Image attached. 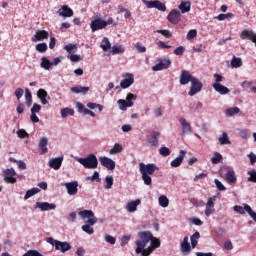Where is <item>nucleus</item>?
Here are the masks:
<instances>
[{
    "instance_id": "obj_6",
    "label": "nucleus",
    "mask_w": 256,
    "mask_h": 256,
    "mask_svg": "<svg viewBox=\"0 0 256 256\" xmlns=\"http://www.w3.org/2000/svg\"><path fill=\"white\" fill-rule=\"evenodd\" d=\"M201 89H203V83L199 81L198 78L192 79L188 95L193 97L194 95H197V93H200Z\"/></svg>"
},
{
    "instance_id": "obj_60",
    "label": "nucleus",
    "mask_w": 256,
    "mask_h": 256,
    "mask_svg": "<svg viewBox=\"0 0 256 256\" xmlns=\"http://www.w3.org/2000/svg\"><path fill=\"white\" fill-rule=\"evenodd\" d=\"M137 99V95L133 94V93H128L126 96V101L128 103H133V101H135Z\"/></svg>"
},
{
    "instance_id": "obj_44",
    "label": "nucleus",
    "mask_w": 256,
    "mask_h": 256,
    "mask_svg": "<svg viewBox=\"0 0 256 256\" xmlns=\"http://www.w3.org/2000/svg\"><path fill=\"white\" fill-rule=\"evenodd\" d=\"M39 191H41V189L39 188H32L30 190H28L24 196V199H30V197H33V195H37V193H39Z\"/></svg>"
},
{
    "instance_id": "obj_8",
    "label": "nucleus",
    "mask_w": 256,
    "mask_h": 256,
    "mask_svg": "<svg viewBox=\"0 0 256 256\" xmlns=\"http://www.w3.org/2000/svg\"><path fill=\"white\" fill-rule=\"evenodd\" d=\"M148 9H158V11H167V6L159 0L144 1Z\"/></svg>"
},
{
    "instance_id": "obj_51",
    "label": "nucleus",
    "mask_w": 256,
    "mask_h": 256,
    "mask_svg": "<svg viewBox=\"0 0 256 256\" xmlns=\"http://www.w3.org/2000/svg\"><path fill=\"white\" fill-rule=\"evenodd\" d=\"M197 37V30L195 29H192V30H189L187 36H186V39L188 41H191V39H195Z\"/></svg>"
},
{
    "instance_id": "obj_64",
    "label": "nucleus",
    "mask_w": 256,
    "mask_h": 256,
    "mask_svg": "<svg viewBox=\"0 0 256 256\" xmlns=\"http://www.w3.org/2000/svg\"><path fill=\"white\" fill-rule=\"evenodd\" d=\"M24 93H25V91L23 90V88L16 89L15 96L17 97L18 101H19V99H21V97H23Z\"/></svg>"
},
{
    "instance_id": "obj_10",
    "label": "nucleus",
    "mask_w": 256,
    "mask_h": 256,
    "mask_svg": "<svg viewBox=\"0 0 256 256\" xmlns=\"http://www.w3.org/2000/svg\"><path fill=\"white\" fill-rule=\"evenodd\" d=\"M15 175H17V172H15V169L13 168L3 171L4 181L7 183H17V178H15Z\"/></svg>"
},
{
    "instance_id": "obj_3",
    "label": "nucleus",
    "mask_w": 256,
    "mask_h": 256,
    "mask_svg": "<svg viewBox=\"0 0 256 256\" xmlns=\"http://www.w3.org/2000/svg\"><path fill=\"white\" fill-rule=\"evenodd\" d=\"M139 169L142 175V180L146 185H151L153 183V179L151 178V175H153L155 171H159V167H157V165L153 163L145 164L141 162L139 164Z\"/></svg>"
},
{
    "instance_id": "obj_46",
    "label": "nucleus",
    "mask_w": 256,
    "mask_h": 256,
    "mask_svg": "<svg viewBox=\"0 0 256 256\" xmlns=\"http://www.w3.org/2000/svg\"><path fill=\"white\" fill-rule=\"evenodd\" d=\"M240 111L239 107L228 108L226 110V115L227 117H233V115H237Z\"/></svg>"
},
{
    "instance_id": "obj_31",
    "label": "nucleus",
    "mask_w": 256,
    "mask_h": 256,
    "mask_svg": "<svg viewBox=\"0 0 256 256\" xmlns=\"http://www.w3.org/2000/svg\"><path fill=\"white\" fill-rule=\"evenodd\" d=\"M117 103L121 111H127V107H133L134 105L133 102H128L127 100H123V99H119Z\"/></svg>"
},
{
    "instance_id": "obj_59",
    "label": "nucleus",
    "mask_w": 256,
    "mask_h": 256,
    "mask_svg": "<svg viewBox=\"0 0 256 256\" xmlns=\"http://www.w3.org/2000/svg\"><path fill=\"white\" fill-rule=\"evenodd\" d=\"M23 256H41V253L37 250H28Z\"/></svg>"
},
{
    "instance_id": "obj_35",
    "label": "nucleus",
    "mask_w": 256,
    "mask_h": 256,
    "mask_svg": "<svg viewBox=\"0 0 256 256\" xmlns=\"http://www.w3.org/2000/svg\"><path fill=\"white\" fill-rule=\"evenodd\" d=\"M41 61H42L41 62L42 69L49 71V69H51V67H53V63L51 61H49V59H47L46 57H42Z\"/></svg>"
},
{
    "instance_id": "obj_55",
    "label": "nucleus",
    "mask_w": 256,
    "mask_h": 256,
    "mask_svg": "<svg viewBox=\"0 0 256 256\" xmlns=\"http://www.w3.org/2000/svg\"><path fill=\"white\" fill-rule=\"evenodd\" d=\"M234 211L236 213H239L240 215H245V211L247 210H245V204H244V208L243 206H239V205L234 206Z\"/></svg>"
},
{
    "instance_id": "obj_27",
    "label": "nucleus",
    "mask_w": 256,
    "mask_h": 256,
    "mask_svg": "<svg viewBox=\"0 0 256 256\" xmlns=\"http://www.w3.org/2000/svg\"><path fill=\"white\" fill-rule=\"evenodd\" d=\"M160 135H161V133H159L157 131H153L152 134L150 135V137L148 138V143L152 147H157V145H159V139L157 137H159Z\"/></svg>"
},
{
    "instance_id": "obj_57",
    "label": "nucleus",
    "mask_w": 256,
    "mask_h": 256,
    "mask_svg": "<svg viewBox=\"0 0 256 256\" xmlns=\"http://www.w3.org/2000/svg\"><path fill=\"white\" fill-rule=\"evenodd\" d=\"M131 241V235H125L121 239V247H125Z\"/></svg>"
},
{
    "instance_id": "obj_29",
    "label": "nucleus",
    "mask_w": 256,
    "mask_h": 256,
    "mask_svg": "<svg viewBox=\"0 0 256 256\" xmlns=\"http://www.w3.org/2000/svg\"><path fill=\"white\" fill-rule=\"evenodd\" d=\"M89 86H75V87H71L70 91L71 93H82V95H87V93H89Z\"/></svg>"
},
{
    "instance_id": "obj_52",
    "label": "nucleus",
    "mask_w": 256,
    "mask_h": 256,
    "mask_svg": "<svg viewBox=\"0 0 256 256\" xmlns=\"http://www.w3.org/2000/svg\"><path fill=\"white\" fill-rule=\"evenodd\" d=\"M214 183H215L218 191H227V188L225 187V185H223V183H221V181H219V179H215Z\"/></svg>"
},
{
    "instance_id": "obj_14",
    "label": "nucleus",
    "mask_w": 256,
    "mask_h": 256,
    "mask_svg": "<svg viewBox=\"0 0 256 256\" xmlns=\"http://www.w3.org/2000/svg\"><path fill=\"white\" fill-rule=\"evenodd\" d=\"M193 79H195V77H193L189 71L187 70H182L181 74H180V85H187L189 83L193 82Z\"/></svg>"
},
{
    "instance_id": "obj_34",
    "label": "nucleus",
    "mask_w": 256,
    "mask_h": 256,
    "mask_svg": "<svg viewBox=\"0 0 256 256\" xmlns=\"http://www.w3.org/2000/svg\"><path fill=\"white\" fill-rule=\"evenodd\" d=\"M179 9L181 13H189L191 11V2H181Z\"/></svg>"
},
{
    "instance_id": "obj_24",
    "label": "nucleus",
    "mask_w": 256,
    "mask_h": 256,
    "mask_svg": "<svg viewBox=\"0 0 256 256\" xmlns=\"http://www.w3.org/2000/svg\"><path fill=\"white\" fill-rule=\"evenodd\" d=\"M185 155H187V152L180 150L179 156L170 163L171 167H180L183 159H185Z\"/></svg>"
},
{
    "instance_id": "obj_21",
    "label": "nucleus",
    "mask_w": 256,
    "mask_h": 256,
    "mask_svg": "<svg viewBox=\"0 0 256 256\" xmlns=\"http://www.w3.org/2000/svg\"><path fill=\"white\" fill-rule=\"evenodd\" d=\"M240 38L243 39V40L248 39L249 41L254 42L255 39H256V34H255V32H253V30L244 29L240 33Z\"/></svg>"
},
{
    "instance_id": "obj_33",
    "label": "nucleus",
    "mask_w": 256,
    "mask_h": 256,
    "mask_svg": "<svg viewBox=\"0 0 256 256\" xmlns=\"http://www.w3.org/2000/svg\"><path fill=\"white\" fill-rule=\"evenodd\" d=\"M201 237V234L199 232H195L191 237H190V241H191V245L192 249H195V247H197V243H199V239Z\"/></svg>"
},
{
    "instance_id": "obj_25",
    "label": "nucleus",
    "mask_w": 256,
    "mask_h": 256,
    "mask_svg": "<svg viewBox=\"0 0 256 256\" xmlns=\"http://www.w3.org/2000/svg\"><path fill=\"white\" fill-rule=\"evenodd\" d=\"M212 87L213 89H215V91H217V93H220V95H227L228 93L231 92L229 88H227L226 86H223V84L221 83H214Z\"/></svg>"
},
{
    "instance_id": "obj_36",
    "label": "nucleus",
    "mask_w": 256,
    "mask_h": 256,
    "mask_svg": "<svg viewBox=\"0 0 256 256\" xmlns=\"http://www.w3.org/2000/svg\"><path fill=\"white\" fill-rule=\"evenodd\" d=\"M73 117V115H75V110L71 109V108H64L61 110V117L63 119L67 118V117Z\"/></svg>"
},
{
    "instance_id": "obj_18",
    "label": "nucleus",
    "mask_w": 256,
    "mask_h": 256,
    "mask_svg": "<svg viewBox=\"0 0 256 256\" xmlns=\"http://www.w3.org/2000/svg\"><path fill=\"white\" fill-rule=\"evenodd\" d=\"M43 39H49V32L46 30H38L31 38V41H33V43H37V41H43Z\"/></svg>"
},
{
    "instance_id": "obj_61",
    "label": "nucleus",
    "mask_w": 256,
    "mask_h": 256,
    "mask_svg": "<svg viewBox=\"0 0 256 256\" xmlns=\"http://www.w3.org/2000/svg\"><path fill=\"white\" fill-rule=\"evenodd\" d=\"M65 51H67V53H73V49H77V45L75 44H68L66 46H64Z\"/></svg>"
},
{
    "instance_id": "obj_47",
    "label": "nucleus",
    "mask_w": 256,
    "mask_h": 256,
    "mask_svg": "<svg viewBox=\"0 0 256 256\" xmlns=\"http://www.w3.org/2000/svg\"><path fill=\"white\" fill-rule=\"evenodd\" d=\"M247 174L249 175L248 181L250 183H256V170L255 169L249 170Z\"/></svg>"
},
{
    "instance_id": "obj_54",
    "label": "nucleus",
    "mask_w": 256,
    "mask_h": 256,
    "mask_svg": "<svg viewBox=\"0 0 256 256\" xmlns=\"http://www.w3.org/2000/svg\"><path fill=\"white\" fill-rule=\"evenodd\" d=\"M156 33H160V35H163L166 39H171V37H173L169 30H157Z\"/></svg>"
},
{
    "instance_id": "obj_13",
    "label": "nucleus",
    "mask_w": 256,
    "mask_h": 256,
    "mask_svg": "<svg viewBox=\"0 0 256 256\" xmlns=\"http://www.w3.org/2000/svg\"><path fill=\"white\" fill-rule=\"evenodd\" d=\"M135 83V77L133 74H126L125 78L121 80L120 87L121 89H128V87H131Z\"/></svg>"
},
{
    "instance_id": "obj_7",
    "label": "nucleus",
    "mask_w": 256,
    "mask_h": 256,
    "mask_svg": "<svg viewBox=\"0 0 256 256\" xmlns=\"http://www.w3.org/2000/svg\"><path fill=\"white\" fill-rule=\"evenodd\" d=\"M193 247L189 243V236H185L183 241L180 243V251L183 256H189Z\"/></svg>"
},
{
    "instance_id": "obj_11",
    "label": "nucleus",
    "mask_w": 256,
    "mask_h": 256,
    "mask_svg": "<svg viewBox=\"0 0 256 256\" xmlns=\"http://www.w3.org/2000/svg\"><path fill=\"white\" fill-rule=\"evenodd\" d=\"M99 161L102 167L109 169V171H113V169H115V161H113V159L107 156H101L99 157Z\"/></svg>"
},
{
    "instance_id": "obj_63",
    "label": "nucleus",
    "mask_w": 256,
    "mask_h": 256,
    "mask_svg": "<svg viewBox=\"0 0 256 256\" xmlns=\"http://www.w3.org/2000/svg\"><path fill=\"white\" fill-rule=\"evenodd\" d=\"M185 53V47L179 46L174 50V55H183Z\"/></svg>"
},
{
    "instance_id": "obj_62",
    "label": "nucleus",
    "mask_w": 256,
    "mask_h": 256,
    "mask_svg": "<svg viewBox=\"0 0 256 256\" xmlns=\"http://www.w3.org/2000/svg\"><path fill=\"white\" fill-rule=\"evenodd\" d=\"M39 111H41V105L34 103L33 107L31 108V113L36 114L39 113Z\"/></svg>"
},
{
    "instance_id": "obj_48",
    "label": "nucleus",
    "mask_w": 256,
    "mask_h": 256,
    "mask_svg": "<svg viewBox=\"0 0 256 256\" xmlns=\"http://www.w3.org/2000/svg\"><path fill=\"white\" fill-rule=\"evenodd\" d=\"M119 53H125V48L122 46L114 45L112 47V55H118Z\"/></svg>"
},
{
    "instance_id": "obj_1",
    "label": "nucleus",
    "mask_w": 256,
    "mask_h": 256,
    "mask_svg": "<svg viewBox=\"0 0 256 256\" xmlns=\"http://www.w3.org/2000/svg\"><path fill=\"white\" fill-rule=\"evenodd\" d=\"M139 239L136 240V254L142 255V256H149L151 253H153V249L149 246L147 247V243L153 239V234L150 231H142L138 233Z\"/></svg>"
},
{
    "instance_id": "obj_23",
    "label": "nucleus",
    "mask_w": 256,
    "mask_h": 256,
    "mask_svg": "<svg viewBox=\"0 0 256 256\" xmlns=\"http://www.w3.org/2000/svg\"><path fill=\"white\" fill-rule=\"evenodd\" d=\"M180 125L182 127V133L183 135H190L192 128H191V124L189 122H187V120L185 118H180Z\"/></svg>"
},
{
    "instance_id": "obj_43",
    "label": "nucleus",
    "mask_w": 256,
    "mask_h": 256,
    "mask_svg": "<svg viewBox=\"0 0 256 256\" xmlns=\"http://www.w3.org/2000/svg\"><path fill=\"white\" fill-rule=\"evenodd\" d=\"M245 211L246 213H248L249 217H251V219H253V221H255L256 223V213L255 211H253V208H251V206H249L248 204H245Z\"/></svg>"
},
{
    "instance_id": "obj_39",
    "label": "nucleus",
    "mask_w": 256,
    "mask_h": 256,
    "mask_svg": "<svg viewBox=\"0 0 256 256\" xmlns=\"http://www.w3.org/2000/svg\"><path fill=\"white\" fill-rule=\"evenodd\" d=\"M222 160L223 155H221V153L219 152H215L214 156L211 158V163H213V165H219V163H221Z\"/></svg>"
},
{
    "instance_id": "obj_26",
    "label": "nucleus",
    "mask_w": 256,
    "mask_h": 256,
    "mask_svg": "<svg viewBox=\"0 0 256 256\" xmlns=\"http://www.w3.org/2000/svg\"><path fill=\"white\" fill-rule=\"evenodd\" d=\"M58 13L60 17H73V9L69 8V6L64 5L59 10Z\"/></svg>"
},
{
    "instance_id": "obj_19",
    "label": "nucleus",
    "mask_w": 256,
    "mask_h": 256,
    "mask_svg": "<svg viewBox=\"0 0 256 256\" xmlns=\"http://www.w3.org/2000/svg\"><path fill=\"white\" fill-rule=\"evenodd\" d=\"M36 207L40 209L41 211H52L54 209H57V205L54 203H48V202H36Z\"/></svg>"
},
{
    "instance_id": "obj_50",
    "label": "nucleus",
    "mask_w": 256,
    "mask_h": 256,
    "mask_svg": "<svg viewBox=\"0 0 256 256\" xmlns=\"http://www.w3.org/2000/svg\"><path fill=\"white\" fill-rule=\"evenodd\" d=\"M159 153L162 155V157H169V155H171V150L164 146L160 148Z\"/></svg>"
},
{
    "instance_id": "obj_2",
    "label": "nucleus",
    "mask_w": 256,
    "mask_h": 256,
    "mask_svg": "<svg viewBox=\"0 0 256 256\" xmlns=\"http://www.w3.org/2000/svg\"><path fill=\"white\" fill-rule=\"evenodd\" d=\"M78 215L81 217V219H88L86 221L87 224L82 226V231H84V233H87L88 235H93V233H95V230L91 226L97 223V217H95V213H93L91 210H83L80 211Z\"/></svg>"
},
{
    "instance_id": "obj_28",
    "label": "nucleus",
    "mask_w": 256,
    "mask_h": 256,
    "mask_svg": "<svg viewBox=\"0 0 256 256\" xmlns=\"http://www.w3.org/2000/svg\"><path fill=\"white\" fill-rule=\"evenodd\" d=\"M47 145H49V140L47 139V137H42L38 144V147L41 150V155H45V153L49 151Z\"/></svg>"
},
{
    "instance_id": "obj_37",
    "label": "nucleus",
    "mask_w": 256,
    "mask_h": 256,
    "mask_svg": "<svg viewBox=\"0 0 256 256\" xmlns=\"http://www.w3.org/2000/svg\"><path fill=\"white\" fill-rule=\"evenodd\" d=\"M220 145H231V141H229V134L227 132H223L222 136L219 137Z\"/></svg>"
},
{
    "instance_id": "obj_42",
    "label": "nucleus",
    "mask_w": 256,
    "mask_h": 256,
    "mask_svg": "<svg viewBox=\"0 0 256 256\" xmlns=\"http://www.w3.org/2000/svg\"><path fill=\"white\" fill-rule=\"evenodd\" d=\"M158 202L160 207H169V198H167V196L162 195L158 198Z\"/></svg>"
},
{
    "instance_id": "obj_38",
    "label": "nucleus",
    "mask_w": 256,
    "mask_h": 256,
    "mask_svg": "<svg viewBox=\"0 0 256 256\" xmlns=\"http://www.w3.org/2000/svg\"><path fill=\"white\" fill-rule=\"evenodd\" d=\"M243 66V60L241 58L233 57L231 61V67L234 69H239V67Z\"/></svg>"
},
{
    "instance_id": "obj_12",
    "label": "nucleus",
    "mask_w": 256,
    "mask_h": 256,
    "mask_svg": "<svg viewBox=\"0 0 256 256\" xmlns=\"http://www.w3.org/2000/svg\"><path fill=\"white\" fill-rule=\"evenodd\" d=\"M167 20L169 23H172V25H177L179 21H181V12L177 9H173L167 16Z\"/></svg>"
},
{
    "instance_id": "obj_15",
    "label": "nucleus",
    "mask_w": 256,
    "mask_h": 256,
    "mask_svg": "<svg viewBox=\"0 0 256 256\" xmlns=\"http://www.w3.org/2000/svg\"><path fill=\"white\" fill-rule=\"evenodd\" d=\"M64 187H66L68 195H77V192L79 191L77 188L79 187V183L77 181L67 182L64 184Z\"/></svg>"
},
{
    "instance_id": "obj_20",
    "label": "nucleus",
    "mask_w": 256,
    "mask_h": 256,
    "mask_svg": "<svg viewBox=\"0 0 256 256\" xmlns=\"http://www.w3.org/2000/svg\"><path fill=\"white\" fill-rule=\"evenodd\" d=\"M61 165H63V157L52 158L49 161V167L55 171H59V169H61Z\"/></svg>"
},
{
    "instance_id": "obj_40",
    "label": "nucleus",
    "mask_w": 256,
    "mask_h": 256,
    "mask_svg": "<svg viewBox=\"0 0 256 256\" xmlns=\"http://www.w3.org/2000/svg\"><path fill=\"white\" fill-rule=\"evenodd\" d=\"M123 151V146L119 143H116L112 149H110V155H117V153H121Z\"/></svg>"
},
{
    "instance_id": "obj_49",
    "label": "nucleus",
    "mask_w": 256,
    "mask_h": 256,
    "mask_svg": "<svg viewBox=\"0 0 256 256\" xmlns=\"http://www.w3.org/2000/svg\"><path fill=\"white\" fill-rule=\"evenodd\" d=\"M36 51L38 53H45L47 51V43H39L36 45Z\"/></svg>"
},
{
    "instance_id": "obj_53",
    "label": "nucleus",
    "mask_w": 256,
    "mask_h": 256,
    "mask_svg": "<svg viewBox=\"0 0 256 256\" xmlns=\"http://www.w3.org/2000/svg\"><path fill=\"white\" fill-rule=\"evenodd\" d=\"M105 181H106L105 189H111V187H113V176H107L105 178Z\"/></svg>"
},
{
    "instance_id": "obj_41",
    "label": "nucleus",
    "mask_w": 256,
    "mask_h": 256,
    "mask_svg": "<svg viewBox=\"0 0 256 256\" xmlns=\"http://www.w3.org/2000/svg\"><path fill=\"white\" fill-rule=\"evenodd\" d=\"M150 241H151L150 247L153 251H155V249H159V247H161V241L159 239L153 237V235H152V239Z\"/></svg>"
},
{
    "instance_id": "obj_45",
    "label": "nucleus",
    "mask_w": 256,
    "mask_h": 256,
    "mask_svg": "<svg viewBox=\"0 0 256 256\" xmlns=\"http://www.w3.org/2000/svg\"><path fill=\"white\" fill-rule=\"evenodd\" d=\"M101 49L104 51H107L108 49H111V42H109V38L104 37L102 39V44L100 45Z\"/></svg>"
},
{
    "instance_id": "obj_9",
    "label": "nucleus",
    "mask_w": 256,
    "mask_h": 256,
    "mask_svg": "<svg viewBox=\"0 0 256 256\" xmlns=\"http://www.w3.org/2000/svg\"><path fill=\"white\" fill-rule=\"evenodd\" d=\"M107 27V23H105V20L103 19H95L90 23V29L92 30V33H95V31H101V29H105Z\"/></svg>"
},
{
    "instance_id": "obj_32",
    "label": "nucleus",
    "mask_w": 256,
    "mask_h": 256,
    "mask_svg": "<svg viewBox=\"0 0 256 256\" xmlns=\"http://www.w3.org/2000/svg\"><path fill=\"white\" fill-rule=\"evenodd\" d=\"M37 97L40 98L41 103L43 105H47L49 103V101L47 100V92L45 91V89L43 88L39 89L37 92Z\"/></svg>"
},
{
    "instance_id": "obj_22",
    "label": "nucleus",
    "mask_w": 256,
    "mask_h": 256,
    "mask_svg": "<svg viewBox=\"0 0 256 256\" xmlns=\"http://www.w3.org/2000/svg\"><path fill=\"white\" fill-rule=\"evenodd\" d=\"M225 181H227L229 185H234L235 183H237V176H235V170L228 169L225 174Z\"/></svg>"
},
{
    "instance_id": "obj_30",
    "label": "nucleus",
    "mask_w": 256,
    "mask_h": 256,
    "mask_svg": "<svg viewBox=\"0 0 256 256\" xmlns=\"http://www.w3.org/2000/svg\"><path fill=\"white\" fill-rule=\"evenodd\" d=\"M138 205H141V200L140 199L128 202L127 205H126V209L129 213H135V211H137V206Z\"/></svg>"
},
{
    "instance_id": "obj_16",
    "label": "nucleus",
    "mask_w": 256,
    "mask_h": 256,
    "mask_svg": "<svg viewBox=\"0 0 256 256\" xmlns=\"http://www.w3.org/2000/svg\"><path fill=\"white\" fill-rule=\"evenodd\" d=\"M215 213V197H210L206 203L205 215L210 217Z\"/></svg>"
},
{
    "instance_id": "obj_58",
    "label": "nucleus",
    "mask_w": 256,
    "mask_h": 256,
    "mask_svg": "<svg viewBox=\"0 0 256 256\" xmlns=\"http://www.w3.org/2000/svg\"><path fill=\"white\" fill-rule=\"evenodd\" d=\"M17 135L18 137H20V139H25V137H29V134L27 133V131H25V129L18 130Z\"/></svg>"
},
{
    "instance_id": "obj_5",
    "label": "nucleus",
    "mask_w": 256,
    "mask_h": 256,
    "mask_svg": "<svg viewBox=\"0 0 256 256\" xmlns=\"http://www.w3.org/2000/svg\"><path fill=\"white\" fill-rule=\"evenodd\" d=\"M47 243L55 247L56 251H61V253L71 251V244L69 242H61L59 240H55L53 237H49L47 238Z\"/></svg>"
},
{
    "instance_id": "obj_4",
    "label": "nucleus",
    "mask_w": 256,
    "mask_h": 256,
    "mask_svg": "<svg viewBox=\"0 0 256 256\" xmlns=\"http://www.w3.org/2000/svg\"><path fill=\"white\" fill-rule=\"evenodd\" d=\"M78 163L83 165L85 169H97L99 165V161L97 160V156L95 154H90L85 158H78Z\"/></svg>"
},
{
    "instance_id": "obj_56",
    "label": "nucleus",
    "mask_w": 256,
    "mask_h": 256,
    "mask_svg": "<svg viewBox=\"0 0 256 256\" xmlns=\"http://www.w3.org/2000/svg\"><path fill=\"white\" fill-rule=\"evenodd\" d=\"M105 241H106L107 243H110V245H115V243L117 242V239H116L115 237H113V236L107 234V235L105 236Z\"/></svg>"
},
{
    "instance_id": "obj_17",
    "label": "nucleus",
    "mask_w": 256,
    "mask_h": 256,
    "mask_svg": "<svg viewBox=\"0 0 256 256\" xmlns=\"http://www.w3.org/2000/svg\"><path fill=\"white\" fill-rule=\"evenodd\" d=\"M171 67V61L169 59L160 60V63L152 67V71H163V69H169Z\"/></svg>"
}]
</instances>
